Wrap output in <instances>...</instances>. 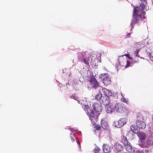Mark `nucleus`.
<instances>
[{
  "instance_id": "nucleus-7",
  "label": "nucleus",
  "mask_w": 153,
  "mask_h": 153,
  "mask_svg": "<svg viewBox=\"0 0 153 153\" xmlns=\"http://www.w3.org/2000/svg\"><path fill=\"white\" fill-rule=\"evenodd\" d=\"M123 56H120L118 59V60L119 63L120 65L122 66H124V63H126V65L125 66L126 68L128 67L129 66L130 64V62L128 61H126V60L123 59Z\"/></svg>"
},
{
  "instance_id": "nucleus-17",
  "label": "nucleus",
  "mask_w": 153,
  "mask_h": 153,
  "mask_svg": "<svg viewBox=\"0 0 153 153\" xmlns=\"http://www.w3.org/2000/svg\"><path fill=\"white\" fill-rule=\"evenodd\" d=\"M121 142L123 144L124 146L130 143L128 141L127 138L124 135L121 137Z\"/></svg>"
},
{
  "instance_id": "nucleus-26",
  "label": "nucleus",
  "mask_w": 153,
  "mask_h": 153,
  "mask_svg": "<svg viewBox=\"0 0 153 153\" xmlns=\"http://www.w3.org/2000/svg\"><path fill=\"white\" fill-rule=\"evenodd\" d=\"M139 153H150L149 150H143L139 152Z\"/></svg>"
},
{
  "instance_id": "nucleus-9",
  "label": "nucleus",
  "mask_w": 153,
  "mask_h": 153,
  "mask_svg": "<svg viewBox=\"0 0 153 153\" xmlns=\"http://www.w3.org/2000/svg\"><path fill=\"white\" fill-rule=\"evenodd\" d=\"M93 106L94 110L98 113L101 112L102 110V105L100 103H94Z\"/></svg>"
},
{
  "instance_id": "nucleus-3",
  "label": "nucleus",
  "mask_w": 153,
  "mask_h": 153,
  "mask_svg": "<svg viewBox=\"0 0 153 153\" xmlns=\"http://www.w3.org/2000/svg\"><path fill=\"white\" fill-rule=\"evenodd\" d=\"M146 118V117L143 118L142 115L138 116V120L136 122V125L137 127L140 129H143L146 127V124L144 122Z\"/></svg>"
},
{
  "instance_id": "nucleus-34",
  "label": "nucleus",
  "mask_w": 153,
  "mask_h": 153,
  "mask_svg": "<svg viewBox=\"0 0 153 153\" xmlns=\"http://www.w3.org/2000/svg\"><path fill=\"white\" fill-rule=\"evenodd\" d=\"M76 141L77 142V143L78 144L79 146H80V143L77 141V140H76Z\"/></svg>"
},
{
  "instance_id": "nucleus-16",
  "label": "nucleus",
  "mask_w": 153,
  "mask_h": 153,
  "mask_svg": "<svg viewBox=\"0 0 153 153\" xmlns=\"http://www.w3.org/2000/svg\"><path fill=\"white\" fill-rule=\"evenodd\" d=\"M102 91L105 96H108L109 97L112 95L111 91L105 88H103L102 89Z\"/></svg>"
},
{
  "instance_id": "nucleus-22",
  "label": "nucleus",
  "mask_w": 153,
  "mask_h": 153,
  "mask_svg": "<svg viewBox=\"0 0 153 153\" xmlns=\"http://www.w3.org/2000/svg\"><path fill=\"white\" fill-rule=\"evenodd\" d=\"M101 125L104 128H106L108 126L107 123L106 121L102 120H101Z\"/></svg>"
},
{
  "instance_id": "nucleus-8",
  "label": "nucleus",
  "mask_w": 153,
  "mask_h": 153,
  "mask_svg": "<svg viewBox=\"0 0 153 153\" xmlns=\"http://www.w3.org/2000/svg\"><path fill=\"white\" fill-rule=\"evenodd\" d=\"M100 102L105 105L109 104L110 102L109 97L108 96H102Z\"/></svg>"
},
{
  "instance_id": "nucleus-18",
  "label": "nucleus",
  "mask_w": 153,
  "mask_h": 153,
  "mask_svg": "<svg viewBox=\"0 0 153 153\" xmlns=\"http://www.w3.org/2000/svg\"><path fill=\"white\" fill-rule=\"evenodd\" d=\"M138 136L140 139L141 141L144 140L146 137V134L142 132H138Z\"/></svg>"
},
{
  "instance_id": "nucleus-28",
  "label": "nucleus",
  "mask_w": 153,
  "mask_h": 153,
  "mask_svg": "<svg viewBox=\"0 0 153 153\" xmlns=\"http://www.w3.org/2000/svg\"><path fill=\"white\" fill-rule=\"evenodd\" d=\"M140 49H137V50L134 51V54H135V55L136 56L139 57L138 53V52L140 51Z\"/></svg>"
},
{
  "instance_id": "nucleus-23",
  "label": "nucleus",
  "mask_w": 153,
  "mask_h": 153,
  "mask_svg": "<svg viewBox=\"0 0 153 153\" xmlns=\"http://www.w3.org/2000/svg\"><path fill=\"white\" fill-rule=\"evenodd\" d=\"M121 100L122 102L126 104L127 105L128 104V100L125 98L124 97H123L121 98Z\"/></svg>"
},
{
  "instance_id": "nucleus-33",
  "label": "nucleus",
  "mask_w": 153,
  "mask_h": 153,
  "mask_svg": "<svg viewBox=\"0 0 153 153\" xmlns=\"http://www.w3.org/2000/svg\"><path fill=\"white\" fill-rule=\"evenodd\" d=\"M125 56L128 57L129 56V55L128 54H126L124 55Z\"/></svg>"
},
{
  "instance_id": "nucleus-19",
  "label": "nucleus",
  "mask_w": 153,
  "mask_h": 153,
  "mask_svg": "<svg viewBox=\"0 0 153 153\" xmlns=\"http://www.w3.org/2000/svg\"><path fill=\"white\" fill-rule=\"evenodd\" d=\"M127 120L125 118H121L118 121V124L120 127L123 126L126 123Z\"/></svg>"
},
{
  "instance_id": "nucleus-10",
  "label": "nucleus",
  "mask_w": 153,
  "mask_h": 153,
  "mask_svg": "<svg viewBox=\"0 0 153 153\" xmlns=\"http://www.w3.org/2000/svg\"><path fill=\"white\" fill-rule=\"evenodd\" d=\"M115 110L114 106L111 104H109L107 105L106 107V111L107 113L110 114Z\"/></svg>"
},
{
  "instance_id": "nucleus-24",
  "label": "nucleus",
  "mask_w": 153,
  "mask_h": 153,
  "mask_svg": "<svg viewBox=\"0 0 153 153\" xmlns=\"http://www.w3.org/2000/svg\"><path fill=\"white\" fill-rule=\"evenodd\" d=\"M95 153H100V149L98 147H96L94 149Z\"/></svg>"
},
{
  "instance_id": "nucleus-2",
  "label": "nucleus",
  "mask_w": 153,
  "mask_h": 153,
  "mask_svg": "<svg viewBox=\"0 0 153 153\" xmlns=\"http://www.w3.org/2000/svg\"><path fill=\"white\" fill-rule=\"evenodd\" d=\"M115 110L119 113H124L126 115H128L130 113V110L126 108L124 105L122 103H117L114 106Z\"/></svg>"
},
{
  "instance_id": "nucleus-15",
  "label": "nucleus",
  "mask_w": 153,
  "mask_h": 153,
  "mask_svg": "<svg viewBox=\"0 0 153 153\" xmlns=\"http://www.w3.org/2000/svg\"><path fill=\"white\" fill-rule=\"evenodd\" d=\"M103 82L105 86H107L111 84V79L108 76H106L104 78L103 80Z\"/></svg>"
},
{
  "instance_id": "nucleus-4",
  "label": "nucleus",
  "mask_w": 153,
  "mask_h": 153,
  "mask_svg": "<svg viewBox=\"0 0 153 153\" xmlns=\"http://www.w3.org/2000/svg\"><path fill=\"white\" fill-rule=\"evenodd\" d=\"M89 109L91 111V112L88 114L89 117L93 124H95L96 122L98 120V115L97 114L94 113L91 109Z\"/></svg>"
},
{
  "instance_id": "nucleus-1",
  "label": "nucleus",
  "mask_w": 153,
  "mask_h": 153,
  "mask_svg": "<svg viewBox=\"0 0 153 153\" xmlns=\"http://www.w3.org/2000/svg\"><path fill=\"white\" fill-rule=\"evenodd\" d=\"M140 1L143 3H141L138 6L134 7L132 19L130 24L131 29L135 24L138 23L139 21L146 18L145 16L146 13L143 11V10L146 9V5L147 3L146 0Z\"/></svg>"
},
{
  "instance_id": "nucleus-35",
  "label": "nucleus",
  "mask_w": 153,
  "mask_h": 153,
  "mask_svg": "<svg viewBox=\"0 0 153 153\" xmlns=\"http://www.w3.org/2000/svg\"><path fill=\"white\" fill-rule=\"evenodd\" d=\"M128 58L130 59H132V58L130 57L129 56L128 57Z\"/></svg>"
},
{
  "instance_id": "nucleus-25",
  "label": "nucleus",
  "mask_w": 153,
  "mask_h": 153,
  "mask_svg": "<svg viewBox=\"0 0 153 153\" xmlns=\"http://www.w3.org/2000/svg\"><path fill=\"white\" fill-rule=\"evenodd\" d=\"M85 109L87 110V113L88 114L91 112V111L89 110V109H90L88 106H85Z\"/></svg>"
},
{
  "instance_id": "nucleus-11",
  "label": "nucleus",
  "mask_w": 153,
  "mask_h": 153,
  "mask_svg": "<svg viewBox=\"0 0 153 153\" xmlns=\"http://www.w3.org/2000/svg\"><path fill=\"white\" fill-rule=\"evenodd\" d=\"M146 145H143V146L146 147L147 145H150L153 144V137L149 136L147 139L146 141Z\"/></svg>"
},
{
  "instance_id": "nucleus-29",
  "label": "nucleus",
  "mask_w": 153,
  "mask_h": 153,
  "mask_svg": "<svg viewBox=\"0 0 153 153\" xmlns=\"http://www.w3.org/2000/svg\"><path fill=\"white\" fill-rule=\"evenodd\" d=\"M101 126L100 125H97L96 126V128L97 130H99L100 129Z\"/></svg>"
},
{
  "instance_id": "nucleus-32",
  "label": "nucleus",
  "mask_w": 153,
  "mask_h": 153,
  "mask_svg": "<svg viewBox=\"0 0 153 153\" xmlns=\"http://www.w3.org/2000/svg\"><path fill=\"white\" fill-rule=\"evenodd\" d=\"M130 36V34L129 33H128L126 35V38H129Z\"/></svg>"
},
{
  "instance_id": "nucleus-12",
  "label": "nucleus",
  "mask_w": 153,
  "mask_h": 153,
  "mask_svg": "<svg viewBox=\"0 0 153 153\" xmlns=\"http://www.w3.org/2000/svg\"><path fill=\"white\" fill-rule=\"evenodd\" d=\"M124 147L126 150L130 153H132L134 151V149L131 144L130 143L125 146Z\"/></svg>"
},
{
  "instance_id": "nucleus-31",
  "label": "nucleus",
  "mask_w": 153,
  "mask_h": 153,
  "mask_svg": "<svg viewBox=\"0 0 153 153\" xmlns=\"http://www.w3.org/2000/svg\"><path fill=\"white\" fill-rule=\"evenodd\" d=\"M71 139L72 141H74V139H76L74 135H73L72 137L71 136Z\"/></svg>"
},
{
  "instance_id": "nucleus-6",
  "label": "nucleus",
  "mask_w": 153,
  "mask_h": 153,
  "mask_svg": "<svg viewBox=\"0 0 153 153\" xmlns=\"http://www.w3.org/2000/svg\"><path fill=\"white\" fill-rule=\"evenodd\" d=\"M95 57L92 54H88V58L86 59H84L83 60L84 63L87 65H89V63L91 64L94 61Z\"/></svg>"
},
{
  "instance_id": "nucleus-36",
  "label": "nucleus",
  "mask_w": 153,
  "mask_h": 153,
  "mask_svg": "<svg viewBox=\"0 0 153 153\" xmlns=\"http://www.w3.org/2000/svg\"><path fill=\"white\" fill-rule=\"evenodd\" d=\"M70 130H71V131H72V129H70Z\"/></svg>"
},
{
  "instance_id": "nucleus-20",
  "label": "nucleus",
  "mask_w": 153,
  "mask_h": 153,
  "mask_svg": "<svg viewBox=\"0 0 153 153\" xmlns=\"http://www.w3.org/2000/svg\"><path fill=\"white\" fill-rule=\"evenodd\" d=\"M130 128L131 130H132V132L131 131H129L127 134V136L128 137L130 138H131V137L129 136L130 135V134H131L132 135H133V132L135 130L134 126L133 125H132L131 126Z\"/></svg>"
},
{
  "instance_id": "nucleus-27",
  "label": "nucleus",
  "mask_w": 153,
  "mask_h": 153,
  "mask_svg": "<svg viewBox=\"0 0 153 153\" xmlns=\"http://www.w3.org/2000/svg\"><path fill=\"white\" fill-rule=\"evenodd\" d=\"M142 43L141 42L137 43L135 45V47H140L142 45Z\"/></svg>"
},
{
  "instance_id": "nucleus-5",
  "label": "nucleus",
  "mask_w": 153,
  "mask_h": 153,
  "mask_svg": "<svg viewBox=\"0 0 153 153\" xmlns=\"http://www.w3.org/2000/svg\"><path fill=\"white\" fill-rule=\"evenodd\" d=\"M89 81L91 85L94 88H96L99 87V83L94 76H91L90 77Z\"/></svg>"
},
{
  "instance_id": "nucleus-21",
  "label": "nucleus",
  "mask_w": 153,
  "mask_h": 153,
  "mask_svg": "<svg viewBox=\"0 0 153 153\" xmlns=\"http://www.w3.org/2000/svg\"><path fill=\"white\" fill-rule=\"evenodd\" d=\"M102 96V94L99 93L95 96V98L96 100L98 101H100V102Z\"/></svg>"
},
{
  "instance_id": "nucleus-30",
  "label": "nucleus",
  "mask_w": 153,
  "mask_h": 153,
  "mask_svg": "<svg viewBox=\"0 0 153 153\" xmlns=\"http://www.w3.org/2000/svg\"><path fill=\"white\" fill-rule=\"evenodd\" d=\"M139 60L138 59H133L132 60V62L133 63H137L138 62Z\"/></svg>"
},
{
  "instance_id": "nucleus-14",
  "label": "nucleus",
  "mask_w": 153,
  "mask_h": 153,
  "mask_svg": "<svg viewBox=\"0 0 153 153\" xmlns=\"http://www.w3.org/2000/svg\"><path fill=\"white\" fill-rule=\"evenodd\" d=\"M114 147L115 149L118 152L121 151L123 149V146L118 143H116L114 144Z\"/></svg>"
},
{
  "instance_id": "nucleus-13",
  "label": "nucleus",
  "mask_w": 153,
  "mask_h": 153,
  "mask_svg": "<svg viewBox=\"0 0 153 153\" xmlns=\"http://www.w3.org/2000/svg\"><path fill=\"white\" fill-rule=\"evenodd\" d=\"M103 151L104 153H110L111 147L107 144H104L103 146Z\"/></svg>"
}]
</instances>
